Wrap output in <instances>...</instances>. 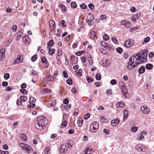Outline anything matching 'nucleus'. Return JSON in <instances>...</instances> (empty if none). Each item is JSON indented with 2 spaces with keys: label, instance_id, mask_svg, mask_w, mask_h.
I'll return each instance as SVG.
<instances>
[{
  "label": "nucleus",
  "instance_id": "obj_1",
  "mask_svg": "<svg viewBox=\"0 0 154 154\" xmlns=\"http://www.w3.org/2000/svg\"><path fill=\"white\" fill-rule=\"evenodd\" d=\"M47 123L48 121L46 118L42 116L39 117L35 124V126L37 129L42 130L47 125Z\"/></svg>",
  "mask_w": 154,
  "mask_h": 154
},
{
  "label": "nucleus",
  "instance_id": "obj_2",
  "mask_svg": "<svg viewBox=\"0 0 154 154\" xmlns=\"http://www.w3.org/2000/svg\"><path fill=\"white\" fill-rule=\"evenodd\" d=\"M148 53V50H144L140 55H138L137 54H135V55L138 57L137 58H136V60H140V64L146 62Z\"/></svg>",
  "mask_w": 154,
  "mask_h": 154
},
{
  "label": "nucleus",
  "instance_id": "obj_3",
  "mask_svg": "<svg viewBox=\"0 0 154 154\" xmlns=\"http://www.w3.org/2000/svg\"><path fill=\"white\" fill-rule=\"evenodd\" d=\"M99 123L97 122H92L90 126V131L92 132H95L97 131L99 127Z\"/></svg>",
  "mask_w": 154,
  "mask_h": 154
},
{
  "label": "nucleus",
  "instance_id": "obj_4",
  "mask_svg": "<svg viewBox=\"0 0 154 154\" xmlns=\"http://www.w3.org/2000/svg\"><path fill=\"white\" fill-rule=\"evenodd\" d=\"M135 148L139 152H145L147 150V148L140 144L137 145L136 146Z\"/></svg>",
  "mask_w": 154,
  "mask_h": 154
},
{
  "label": "nucleus",
  "instance_id": "obj_5",
  "mask_svg": "<svg viewBox=\"0 0 154 154\" xmlns=\"http://www.w3.org/2000/svg\"><path fill=\"white\" fill-rule=\"evenodd\" d=\"M133 44V42L132 40L129 39L126 40L124 43L125 47L126 48H128L131 47Z\"/></svg>",
  "mask_w": 154,
  "mask_h": 154
},
{
  "label": "nucleus",
  "instance_id": "obj_6",
  "mask_svg": "<svg viewBox=\"0 0 154 154\" xmlns=\"http://www.w3.org/2000/svg\"><path fill=\"white\" fill-rule=\"evenodd\" d=\"M120 85H122L121 86L122 87L121 88L122 89V92L124 96H125V95L127 94V93L128 92L127 88L124 86V84L122 82H121L120 83Z\"/></svg>",
  "mask_w": 154,
  "mask_h": 154
},
{
  "label": "nucleus",
  "instance_id": "obj_7",
  "mask_svg": "<svg viewBox=\"0 0 154 154\" xmlns=\"http://www.w3.org/2000/svg\"><path fill=\"white\" fill-rule=\"evenodd\" d=\"M110 61L108 60H103L101 62V64L103 66L107 67L109 66L110 65Z\"/></svg>",
  "mask_w": 154,
  "mask_h": 154
},
{
  "label": "nucleus",
  "instance_id": "obj_8",
  "mask_svg": "<svg viewBox=\"0 0 154 154\" xmlns=\"http://www.w3.org/2000/svg\"><path fill=\"white\" fill-rule=\"evenodd\" d=\"M23 60V57L22 55H19L17 58L16 60L15 61V63H18L22 62Z\"/></svg>",
  "mask_w": 154,
  "mask_h": 154
},
{
  "label": "nucleus",
  "instance_id": "obj_9",
  "mask_svg": "<svg viewBox=\"0 0 154 154\" xmlns=\"http://www.w3.org/2000/svg\"><path fill=\"white\" fill-rule=\"evenodd\" d=\"M5 49L4 48H2L0 50V57H1V60H2L5 57Z\"/></svg>",
  "mask_w": 154,
  "mask_h": 154
},
{
  "label": "nucleus",
  "instance_id": "obj_10",
  "mask_svg": "<svg viewBox=\"0 0 154 154\" xmlns=\"http://www.w3.org/2000/svg\"><path fill=\"white\" fill-rule=\"evenodd\" d=\"M134 55L132 56L129 59V61L128 63V64L127 65V68L128 69H130L131 68H130V66L129 65H131V62H132V58H137L136 57V56H135Z\"/></svg>",
  "mask_w": 154,
  "mask_h": 154
},
{
  "label": "nucleus",
  "instance_id": "obj_11",
  "mask_svg": "<svg viewBox=\"0 0 154 154\" xmlns=\"http://www.w3.org/2000/svg\"><path fill=\"white\" fill-rule=\"evenodd\" d=\"M60 150L61 152H66L67 151L66 145L64 144H63L60 147Z\"/></svg>",
  "mask_w": 154,
  "mask_h": 154
},
{
  "label": "nucleus",
  "instance_id": "obj_12",
  "mask_svg": "<svg viewBox=\"0 0 154 154\" xmlns=\"http://www.w3.org/2000/svg\"><path fill=\"white\" fill-rule=\"evenodd\" d=\"M119 122V120L118 119L112 120L111 122V124L113 126H116L118 125Z\"/></svg>",
  "mask_w": 154,
  "mask_h": 154
},
{
  "label": "nucleus",
  "instance_id": "obj_13",
  "mask_svg": "<svg viewBox=\"0 0 154 154\" xmlns=\"http://www.w3.org/2000/svg\"><path fill=\"white\" fill-rule=\"evenodd\" d=\"M47 48L49 49V54L51 56L53 55L55 52V49L54 48H51L48 47Z\"/></svg>",
  "mask_w": 154,
  "mask_h": 154
},
{
  "label": "nucleus",
  "instance_id": "obj_14",
  "mask_svg": "<svg viewBox=\"0 0 154 154\" xmlns=\"http://www.w3.org/2000/svg\"><path fill=\"white\" fill-rule=\"evenodd\" d=\"M45 79L51 81H53L54 80V77L52 75H47L45 78Z\"/></svg>",
  "mask_w": 154,
  "mask_h": 154
},
{
  "label": "nucleus",
  "instance_id": "obj_15",
  "mask_svg": "<svg viewBox=\"0 0 154 154\" xmlns=\"http://www.w3.org/2000/svg\"><path fill=\"white\" fill-rule=\"evenodd\" d=\"M145 70V68L144 66H142L140 67L138 70V72L140 74H142L143 73Z\"/></svg>",
  "mask_w": 154,
  "mask_h": 154
},
{
  "label": "nucleus",
  "instance_id": "obj_16",
  "mask_svg": "<svg viewBox=\"0 0 154 154\" xmlns=\"http://www.w3.org/2000/svg\"><path fill=\"white\" fill-rule=\"evenodd\" d=\"M17 36L16 38V40H18L23 35V33L22 32H21L20 31H19L17 33Z\"/></svg>",
  "mask_w": 154,
  "mask_h": 154
},
{
  "label": "nucleus",
  "instance_id": "obj_17",
  "mask_svg": "<svg viewBox=\"0 0 154 154\" xmlns=\"http://www.w3.org/2000/svg\"><path fill=\"white\" fill-rule=\"evenodd\" d=\"M49 24L50 27H54L55 26V21L53 20H50L49 21Z\"/></svg>",
  "mask_w": 154,
  "mask_h": 154
},
{
  "label": "nucleus",
  "instance_id": "obj_18",
  "mask_svg": "<svg viewBox=\"0 0 154 154\" xmlns=\"http://www.w3.org/2000/svg\"><path fill=\"white\" fill-rule=\"evenodd\" d=\"M145 67L147 69L150 70L153 68V65L151 63H148L146 65Z\"/></svg>",
  "mask_w": 154,
  "mask_h": 154
},
{
  "label": "nucleus",
  "instance_id": "obj_19",
  "mask_svg": "<svg viewBox=\"0 0 154 154\" xmlns=\"http://www.w3.org/2000/svg\"><path fill=\"white\" fill-rule=\"evenodd\" d=\"M134 61H133L131 62V65L130 66H130V68H131V67H137L138 65V64H140V63L139 62L137 63L136 62H135V63H134Z\"/></svg>",
  "mask_w": 154,
  "mask_h": 154
},
{
  "label": "nucleus",
  "instance_id": "obj_20",
  "mask_svg": "<svg viewBox=\"0 0 154 154\" xmlns=\"http://www.w3.org/2000/svg\"><path fill=\"white\" fill-rule=\"evenodd\" d=\"M32 147L30 146L29 145H28V146H27V147H26V149H25L26 152L27 153H29V152H31L32 151Z\"/></svg>",
  "mask_w": 154,
  "mask_h": 154
},
{
  "label": "nucleus",
  "instance_id": "obj_21",
  "mask_svg": "<svg viewBox=\"0 0 154 154\" xmlns=\"http://www.w3.org/2000/svg\"><path fill=\"white\" fill-rule=\"evenodd\" d=\"M96 36V34L95 32L92 31L91 32L90 34V37L91 38H93Z\"/></svg>",
  "mask_w": 154,
  "mask_h": 154
},
{
  "label": "nucleus",
  "instance_id": "obj_22",
  "mask_svg": "<svg viewBox=\"0 0 154 154\" xmlns=\"http://www.w3.org/2000/svg\"><path fill=\"white\" fill-rule=\"evenodd\" d=\"M20 100L23 102L26 101L27 100V97L26 96H22L20 97Z\"/></svg>",
  "mask_w": 154,
  "mask_h": 154
},
{
  "label": "nucleus",
  "instance_id": "obj_23",
  "mask_svg": "<svg viewBox=\"0 0 154 154\" xmlns=\"http://www.w3.org/2000/svg\"><path fill=\"white\" fill-rule=\"evenodd\" d=\"M54 40L53 39L51 40L48 43L47 45H48V47H52L54 45Z\"/></svg>",
  "mask_w": 154,
  "mask_h": 154
},
{
  "label": "nucleus",
  "instance_id": "obj_24",
  "mask_svg": "<svg viewBox=\"0 0 154 154\" xmlns=\"http://www.w3.org/2000/svg\"><path fill=\"white\" fill-rule=\"evenodd\" d=\"M86 79L87 80V82L89 83H91L92 82H93L94 81V79L91 78V77H90L88 75H87L86 77Z\"/></svg>",
  "mask_w": 154,
  "mask_h": 154
},
{
  "label": "nucleus",
  "instance_id": "obj_25",
  "mask_svg": "<svg viewBox=\"0 0 154 154\" xmlns=\"http://www.w3.org/2000/svg\"><path fill=\"white\" fill-rule=\"evenodd\" d=\"M20 145L21 147L24 150H25L26 149V147H27V146H28V145H26L25 144L23 143H21L20 144Z\"/></svg>",
  "mask_w": 154,
  "mask_h": 154
},
{
  "label": "nucleus",
  "instance_id": "obj_26",
  "mask_svg": "<svg viewBox=\"0 0 154 154\" xmlns=\"http://www.w3.org/2000/svg\"><path fill=\"white\" fill-rule=\"evenodd\" d=\"M21 137L24 141H26L27 140V136L25 134H23L21 135Z\"/></svg>",
  "mask_w": 154,
  "mask_h": 154
},
{
  "label": "nucleus",
  "instance_id": "obj_27",
  "mask_svg": "<svg viewBox=\"0 0 154 154\" xmlns=\"http://www.w3.org/2000/svg\"><path fill=\"white\" fill-rule=\"evenodd\" d=\"M71 7L72 8H74L77 7V4L75 2H73L71 3Z\"/></svg>",
  "mask_w": 154,
  "mask_h": 154
},
{
  "label": "nucleus",
  "instance_id": "obj_28",
  "mask_svg": "<svg viewBox=\"0 0 154 154\" xmlns=\"http://www.w3.org/2000/svg\"><path fill=\"white\" fill-rule=\"evenodd\" d=\"M67 123V122L66 121H64L61 124V128H63L64 127L66 126Z\"/></svg>",
  "mask_w": 154,
  "mask_h": 154
},
{
  "label": "nucleus",
  "instance_id": "obj_29",
  "mask_svg": "<svg viewBox=\"0 0 154 154\" xmlns=\"http://www.w3.org/2000/svg\"><path fill=\"white\" fill-rule=\"evenodd\" d=\"M104 48H106L109 49H111L112 47V45L108 44V43H106V44L105 45L104 47Z\"/></svg>",
  "mask_w": 154,
  "mask_h": 154
},
{
  "label": "nucleus",
  "instance_id": "obj_30",
  "mask_svg": "<svg viewBox=\"0 0 154 154\" xmlns=\"http://www.w3.org/2000/svg\"><path fill=\"white\" fill-rule=\"evenodd\" d=\"M96 79L97 80H100L101 79V75L100 73H97L96 75Z\"/></svg>",
  "mask_w": 154,
  "mask_h": 154
},
{
  "label": "nucleus",
  "instance_id": "obj_31",
  "mask_svg": "<svg viewBox=\"0 0 154 154\" xmlns=\"http://www.w3.org/2000/svg\"><path fill=\"white\" fill-rule=\"evenodd\" d=\"M138 18V17L136 15H134L133 16L131 17V20L132 21L136 22V20Z\"/></svg>",
  "mask_w": 154,
  "mask_h": 154
},
{
  "label": "nucleus",
  "instance_id": "obj_32",
  "mask_svg": "<svg viewBox=\"0 0 154 154\" xmlns=\"http://www.w3.org/2000/svg\"><path fill=\"white\" fill-rule=\"evenodd\" d=\"M92 150V149H90L89 148L86 149H85L84 151V152L86 154H90Z\"/></svg>",
  "mask_w": 154,
  "mask_h": 154
},
{
  "label": "nucleus",
  "instance_id": "obj_33",
  "mask_svg": "<svg viewBox=\"0 0 154 154\" xmlns=\"http://www.w3.org/2000/svg\"><path fill=\"white\" fill-rule=\"evenodd\" d=\"M83 120H79L77 122V123L79 126H81L83 124Z\"/></svg>",
  "mask_w": 154,
  "mask_h": 154
},
{
  "label": "nucleus",
  "instance_id": "obj_34",
  "mask_svg": "<svg viewBox=\"0 0 154 154\" xmlns=\"http://www.w3.org/2000/svg\"><path fill=\"white\" fill-rule=\"evenodd\" d=\"M116 50L118 53L121 54L122 52L123 49L120 47H118L116 48Z\"/></svg>",
  "mask_w": 154,
  "mask_h": 154
},
{
  "label": "nucleus",
  "instance_id": "obj_35",
  "mask_svg": "<svg viewBox=\"0 0 154 154\" xmlns=\"http://www.w3.org/2000/svg\"><path fill=\"white\" fill-rule=\"evenodd\" d=\"M124 119H126L127 117H128V111L127 110H125L124 112Z\"/></svg>",
  "mask_w": 154,
  "mask_h": 154
},
{
  "label": "nucleus",
  "instance_id": "obj_36",
  "mask_svg": "<svg viewBox=\"0 0 154 154\" xmlns=\"http://www.w3.org/2000/svg\"><path fill=\"white\" fill-rule=\"evenodd\" d=\"M20 91L23 94H26L27 93V91L26 89L23 88L21 89L20 90Z\"/></svg>",
  "mask_w": 154,
  "mask_h": 154
},
{
  "label": "nucleus",
  "instance_id": "obj_37",
  "mask_svg": "<svg viewBox=\"0 0 154 154\" xmlns=\"http://www.w3.org/2000/svg\"><path fill=\"white\" fill-rule=\"evenodd\" d=\"M37 58V56L36 54H34L32 57L31 60L32 61H35Z\"/></svg>",
  "mask_w": 154,
  "mask_h": 154
},
{
  "label": "nucleus",
  "instance_id": "obj_38",
  "mask_svg": "<svg viewBox=\"0 0 154 154\" xmlns=\"http://www.w3.org/2000/svg\"><path fill=\"white\" fill-rule=\"evenodd\" d=\"M66 82L68 85H71L72 83V80L71 78H69L67 80Z\"/></svg>",
  "mask_w": 154,
  "mask_h": 154
},
{
  "label": "nucleus",
  "instance_id": "obj_39",
  "mask_svg": "<svg viewBox=\"0 0 154 154\" xmlns=\"http://www.w3.org/2000/svg\"><path fill=\"white\" fill-rule=\"evenodd\" d=\"M90 116V114L87 113L86 115H85L84 116V118L85 119H87L89 118Z\"/></svg>",
  "mask_w": 154,
  "mask_h": 154
},
{
  "label": "nucleus",
  "instance_id": "obj_40",
  "mask_svg": "<svg viewBox=\"0 0 154 154\" xmlns=\"http://www.w3.org/2000/svg\"><path fill=\"white\" fill-rule=\"evenodd\" d=\"M109 38V36L106 34L104 35L103 36V39L105 41L107 40Z\"/></svg>",
  "mask_w": 154,
  "mask_h": 154
},
{
  "label": "nucleus",
  "instance_id": "obj_41",
  "mask_svg": "<svg viewBox=\"0 0 154 154\" xmlns=\"http://www.w3.org/2000/svg\"><path fill=\"white\" fill-rule=\"evenodd\" d=\"M10 75L8 73L5 74L4 75V77L5 80H7L9 78Z\"/></svg>",
  "mask_w": 154,
  "mask_h": 154
},
{
  "label": "nucleus",
  "instance_id": "obj_42",
  "mask_svg": "<svg viewBox=\"0 0 154 154\" xmlns=\"http://www.w3.org/2000/svg\"><path fill=\"white\" fill-rule=\"evenodd\" d=\"M43 91L45 93H49L51 91V90L47 88H44L43 89Z\"/></svg>",
  "mask_w": 154,
  "mask_h": 154
},
{
  "label": "nucleus",
  "instance_id": "obj_43",
  "mask_svg": "<svg viewBox=\"0 0 154 154\" xmlns=\"http://www.w3.org/2000/svg\"><path fill=\"white\" fill-rule=\"evenodd\" d=\"M137 130V127L136 126L133 127L131 128V131L132 132H135Z\"/></svg>",
  "mask_w": 154,
  "mask_h": 154
},
{
  "label": "nucleus",
  "instance_id": "obj_44",
  "mask_svg": "<svg viewBox=\"0 0 154 154\" xmlns=\"http://www.w3.org/2000/svg\"><path fill=\"white\" fill-rule=\"evenodd\" d=\"M80 8L81 9H86L87 8V6L84 3H82L80 5Z\"/></svg>",
  "mask_w": 154,
  "mask_h": 154
},
{
  "label": "nucleus",
  "instance_id": "obj_45",
  "mask_svg": "<svg viewBox=\"0 0 154 154\" xmlns=\"http://www.w3.org/2000/svg\"><path fill=\"white\" fill-rule=\"evenodd\" d=\"M36 101L35 99L33 97H30L29 100L30 103H32L35 102Z\"/></svg>",
  "mask_w": 154,
  "mask_h": 154
},
{
  "label": "nucleus",
  "instance_id": "obj_46",
  "mask_svg": "<svg viewBox=\"0 0 154 154\" xmlns=\"http://www.w3.org/2000/svg\"><path fill=\"white\" fill-rule=\"evenodd\" d=\"M41 61L42 63H46L47 62V60L45 57H42Z\"/></svg>",
  "mask_w": 154,
  "mask_h": 154
},
{
  "label": "nucleus",
  "instance_id": "obj_47",
  "mask_svg": "<svg viewBox=\"0 0 154 154\" xmlns=\"http://www.w3.org/2000/svg\"><path fill=\"white\" fill-rule=\"evenodd\" d=\"M58 53L57 55L58 56H60L62 54V51L60 49H58L57 50Z\"/></svg>",
  "mask_w": 154,
  "mask_h": 154
},
{
  "label": "nucleus",
  "instance_id": "obj_48",
  "mask_svg": "<svg viewBox=\"0 0 154 154\" xmlns=\"http://www.w3.org/2000/svg\"><path fill=\"white\" fill-rule=\"evenodd\" d=\"M50 150V148L49 147H47L45 150L44 152L45 154H48V152Z\"/></svg>",
  "mask_w": 154,
  "mask_h": 154
},
{
  "label": "nucleus",
  "instance_id": "obj_49",
  "mask_svg": "<svg viewBox=\"0 0 154 154\" xmlns=\"http://www.w3.org/2000/svg\"><path fill=\"white\" fill-rule=\"evenodd\" d=\"M66 144L68 146V147L69 148V147H72V144H71V143H70V140H68L66 142Z\"/></svg>",
  "mask_w": 154,
  "mask_h": 154
},
{
  "label": "nucleus",
  "instance_id": "obj_50",
  "mask_svg": "<svg viewBox=\"0 0 154 154\" xmlns=\"http://www.w3.org/2000/svg\"><path fill=\"white\" fill-rule=\"evenodd\" d=\"M88 6L89 8L91 9H93L94 8V5L92 3H90L88 5Z\"/></svg>",
  "mask_w": 154,
  "mask_h": 154
},
{
  "label": "nucleus",
  "instance_id": "obj_51",
  "mask_svg": "<svg viewBox=\"0 0 154 154\" xmlns=\"http://www.w3.org/2000/svg\"><path fill=\"white\" fill-rule=\"evenodd\" d=\"M116 106L118 107H122L124 106V105L123 103L121 104L120 103H118L117 104Z\"/></svg>",
  "mask_w": 154,
  "mask_h": 154
},
{
  "label": "nucleus",
  "instance_id": "obj_52",
  "mask_svg": "<svg viewBox=\"0 0 154 154\" xmlns=\"http://www.w3.org/2000/svg\"><path fill=\"white\" fill-rule=\"evenodd\" d=\"M63 76L64 78H67L68 77V75L66 72V71H63Z\"/></svg>",
  "mask_w": 154,
  "mask_h": 154
},
{
  "label": "nucleus",
  "instance_id": "obj_53",
  "mask_svg": "<svg viewBox=\"0 0 154 154\" xmlns=\"http://www.w3.org/2000/svg\"><path fill=\"white\" fill-rule=\"evenodd\" d=\"M110 83L112 85H114L116 83V81L115 79H113L110 81Z\"/></svg>",
  "mask_w": 154,
  "mask_h": 154
},
{
  "label": "nucleus",
  "instance_id": "obj_54",
  "mask_svg": "<svg viewBox=\"0 0 154 154\" xmlns=\"http://www.w3.org/2000/svg\"><path fill=\"white\" fill-rule=\"evenodd\" d=\"M131 26V25L130 22H129V21H127V23H125V27H126V28H128V27H130Z\"/></svg>",
  "mask_w": 154,
  "mask_h": 154
},
{
  "label": "nucleus",
  "instance_id": "obj_55",
  "mask_svg": "<svg viewBox=\"0 0 154 154\" xmlns=\"http://www.w3.org/2000/svg\"><path fill=\"white\" fill-rule=\"evenodd\" d=\"M83 53L84 52H83L82 51H79L76 52V55L78 56H79L83 54Z\"/></svg>",
  "mask_w": 154,
  "mask_h": 154
},
{
  "label": "nucleus",
  "instance_id": "obj_56",
  "mask_svg": "<svg viewBox=\"0 0 154 154\" xmlns=\"http://www.w3.org/2000/svg\"><path fill=\"white\" fill-rule=\"evenodd\" d=\"M109 130L106 129H104L103 130V132L104 133H105L106 134L108 135L109 134Z\"/></svg>",
  "mask_w": 154,
  "mask_h": 154
},
{
  "label": "nucleus",
  "instance_id": "obj_57",
  "mask_svg": "<svg viewBox=\"0 0 154 154\" xmlns=\"http://www.w3.org/2000/svg\"><path fill=\"white\" fill-rule=\"evenodd\" d=\"M112 40L114 43H116L117 42V40L116 38L115 37H113L112 38Z\"/></svg>",
  "mask_w": 154,
  "mask_h": 154
},
{
  "label": "nucleus",
  "instance_id": "obj_58",
  "mask_svg": "<svg viewBox=\"0 0 154 154\" xmlns=\"http://www.w3.org/2000/svg\"><path fill=\"white\" fill-rule=\"evenodd\" d=\"M9 152L8 151H4L2 150H0V154H8Z\"/></svg>",
  "mask_w": 154,
  "mask_h": 154
},
{
  "label": "nucleus",
  "instance_id": "obj_59",
  "mask_svg": "<svg viewBox=\"0 0 154 154\" xmlns=\"http://www.w3.org/2000/svg\"><path fill=\"white\" fill-rule=\"evenodd\" d=\"M69 101L67 99H65L63 100V103L64 104H67L69 103Z\"/></svg>",
  "mask_w": 154,
  "mask_h": 154
},
{
  "label": "nucleus",
  "instance_id": "obj_60",
  "mask_svg": "<svg viewBox=\"0 0 154 154\" xmlns=\"http://www.w3.org/2000/svg\"><path fill=\"white\" fill-rule=\"evenodd\" d=\"M31 75H37V72L36 71L34 70H32L30 74Z\"/></svg>",
  "mask_w": 154,
  "mask_h": 154
},
{
  "label": "nucleus",
  "instance_id": "obj_61",
  "mask_svg": "<svg viewBox=\"0 0 154 154\" xmlns=\"http://www.w3.org/2000/svg\"><path fill=\"white\" fill-rule=\"evenodd\" d=\"M61 23L63 27H65L66 26V24L65 21L64 20H61Z\"/></svg>",
  "mask_w": 154,
  "mask_h": 154
},
{
  "label": "nucleus",
  "instance_id": "obj_62",
  "mask_svg": "<svg viewBox=\"0 0 154 154\" xmlns=\"http://www.w3.org/2000/svg\"><path fill=\"white\" fill-rule=\"evenodd\" d=\"M73 35L72 34L69 35L67 36V38H66V40L67 41H69L71 38L72 37Z\"/></svg>",
  "mask_w": 154,
  "mask_h": 154
},
{
  "label": "nucleus",
  "instance_id": "obj_63",
  "mask_svg": "<svg viewBox=\"0 0 154 154\" xmlns=\"http://www.w3.org/2000/svg\"><path fill=\"white\" fill-rule=\"evenodd\" d=\"M143 112L146 114L147 113L149 112V110L147 108H144Z\"/></svg>",
  "mask_w": 154,
  "mask_h": 154
},
{
  "label": "nucleus",
  "instance_id": "obj_64",
  "mask_svg": "<svg viewBox=\"0 0 154 154\" xmlns=\"http://www.w3.org/2000/svg\"><path fill=\"white\" fill-rule=\"evenodd\" d=\"M150 39V38L149 37H146L144 39V42H148Z\"/></svg>",
  "mask_w": 154,
  "mask_h": 154
}]
</instances>
